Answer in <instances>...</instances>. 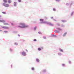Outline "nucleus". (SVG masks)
Returning <instances> with one entry per match:
<instances>
[{
  "label": "nucleus",
  "instance_id": "f257e3e1",
  "mask_svg": "<svg viewBox=\"0 0 74 74\" xmlns=\"http://www.w3.org/2000/svg\"><path fill=\"white\" fill-rule=\"evenodd\" d=\"M28 26H29L28 25H26L24 23H21L20 24V25L18 26V27H20V28H25L27 27Z\"/></svg>",
  "mask_w": 74,
  "mask_h": 74
},
{
  "label": "nucleus",
  "instance_id": "f03ea898",
  "mask_svg": "<svg viewBox=\"0 0 74 74\" xmlns=\"http://www.w3.org/2000/svg\"><path fill=\"white\" fill-rule=\"evenodd\" d=\"M3 6H4L5 7H9V4L7 3H3Z\"/></svg>",
  "mask_w": 74,
  "mask_h": 74
},
{
  "label": "nucleus",
  "instance_id": "7ed1b4c3",
  "mask_svg": "<svg viewBox=\"0 0 74 74\" xmlns=\"http://www.w3.org/2000/svg\"><path fill=\"white\" fill-rule=\"evenodd\" d=\"M22 55L23 56H26V53L25 52H23L22 53Z\"/></svg>",
  "mask_w": 74,
  "mask_h": 74
},
{
  "label": "nucleus",
  "instance_id": "20e7f679",
  "mask_svg": "<svg viewBox=\"0 0 74 74\" xmlns=\"http://www.w3.org/2000/svg\"><path fill=\"white\" fill-rule=\"evenodd\" d=\"M0 22L3 23H4L5 21L3 20H0Z\"/></svg>",
  "mask_w": 74,
  "mask_h": 74
},
{
  "label": "nucleus",
  "instance_id": "39448f33",
  "mask_svg": "<svg viewBox=\"0 0 74 74\" xmlns=\"http://www.w3.org/2000/svg\"><path fill=\"white\" fill-rule=\"evenodd\" d=\"M47 24H49V25H50V26H53V24L49 22H48Z\"/></svg>",
  "mask_w": 74,
  "mask_h": 74
},
{
  "label": "nucleus",
  "instance_id": "423d86ee",
  "mask_svg": "<svg viewBox=\"0 0 74 74\" xmlns=\"http://www.w3.org/2000/svg\"><path fill=\"white\" fill-rule=\"evenodd\" d=\"M3 1L4 3H7V0H3Z\"/></svg>",
  "mask_w": 74,
  "mask_h": 74
},
{
  "label": "nucleus",
  "instance_id": "0eeeda50",
  "mask_svg": "<svg viewBox=\"0 0 74 74\" xmlns=\"http://www.w3.org/2000/svg\"><path fill=\"white\" fill-rule=\"evenodd\" d=\"M60 51L61 52H63V50L61 49H59Z\"/></svg>",
  "mask_w": 74,
  "mask_h": 74
},
{
  "label": "nucleus",
  "instance_id": "6e6552de",
  "mask_svg": "<svg viewBox=\"0 0 74 74\" xmlns=\"http://www.w3.org/2000/svg\"><path fill=\"white\" fill-rule=\"evenodd\" d=\"M4 25H9V24L7 23H3Z\"/></svg>",
  "mask_w": 74,
  "mask_h": 74
},
{
  "label": "nucleus",
  "instance_id": "1a4fd4ad",
  "mask_svg": "<svg viewBox=\"0 0 74 74\" xmlns=\"http://www.w3.org/2000/svg\"><path fill=\"white\" fill-rule=\"evenodd\" d=\"M8 2L9 3H11V0H8Z\"/></svg>",
  "mask_w": 74,
  "mask_h": 74
},
{
  "label": "nucleus",
  "instance_id": "9d476101",
  "mask_svg": "<svg viewBox=\"0 0 74 74\" xmlns=\"http://www.w3.org/2000/svg\"><path fill=\"white\" fill-rule=\"evenodd\" d=\"M67 34V33H65L63 35V37H64V36H65L66 35V34Z\"/></svg>",
  "mask_w": 74,
  "mask_h": 74
},
{
  "label": "nucleus",
  "instance_id": "9b49d317",
  "mask_svg": "<svg viewBox=\"0 0 74 74\" xmlns=\"http://www.w3.org/2000/svg\"><path fill=\"white\" fill-rule=\"evenodd\" d=\"M3 28H4V29H8V27H3Z\"/></svg>",
  "mask_w": 74,
  "mask_h": 74
},
{
  "label": "nucleus",
  "instance_id": "f8f14e48",
  "mask_svg": "<svg viewBox=\"0 0 74 74\" xmlns=\"http://www.w3.org/2000/svg\"><path fill=\"white\" fill-rule=\"evenodd\" d=\"M2 13L3 14H6V13H5V12H2Z\"/></svg>",
  "mask_w": 74,
  "mask_h": 74
},
{
  "label": "nucleus",
  "instance_id": "ddd939ff",
  "mask_svg": "<svg viewBox=\"0 0 74 74\" xmlns=\"http://www.w3.org/2000/svg\"><path fill=\"white\" fill-rule=\"evenodd\" d=\"M38 51H41V49L40 48H38Z\"/></svg>",
  "mask_w": 74,
  "mask_h": 74
},
{
  "label": "nucleus",
  "instance_id": "4468645a",
  "mask_svg": "<svg viewBox=\"0 0 74 74\" xmlns=\"http://www.w3.org/2000/svg\"><path fill=\"white\" fill-rule=\"evenodd\" d=\"M40 21H44V20L42 19H40Z\"/></svg>",
  "mask_w": 74,
  "mask_h": 74
},
{
  "label": "nucleus",
  "instance_id": "2eb2a0df",
  "mask_svg": "<svg viewBox=\"0 0 74 74\" xmlns=\"http://www.w3.org/2000/svg\"><path fill=\"white\" fill-rule=\"evenodd\" d=\"M36 61L38 62L39 61V60H38V59H36Z\"/></svg>",
  "mask_w": 74,
  "mask_h": 74
},
{
  "label": "nucleus",
  "instance_id": "dca6fc26",
  "mask_svg": "<svg viewBox=\"0 0 74 74\" xmlns=\"http://www.w3.org/2000/svg\"><path fill=\"white\" fill-rule=\"evenodd\" d=\"M53 11H56V9H55V8H54L53 9Z\"/></svg>",
  "mask_w": 74,
  "mask_h": 74
},
{
  "label": "nucleus",
  "instance_id": "f3484780",
  "mask_svg": "<svg viewBox=\"0 0 74 74\" xmlns=\"http://www.w3.org/2000/svg\"><path fill=\"white\" fill-rule=\"evenodd\" d=\"M34 41H37V40L36 39H34Z\"/></svg>",
  "mask_w": 74,
  "mask_h": 74
},
{
  "label": "nucleus",
  "instance_id": "a211bd4d",
  "mask_svg": "<svg viewBox=\"0 0 74 74\" xmlns=\"http://www.w3.org/2000/svg\"><path fill=\"white\" fill-rule=\"evenodd\" d=\"M57 29H58V30H62L60 28H58Z\"/></svg>",
  "mask_w": 74,
  "mask_h": 74
},
{
  "label": "nucleus",
  "instance_id": "6ab92c4d",
  "mask_svg": "<svg viewBox=\"0 0 74 74\" xmlns=\"http://www.w3.org/2000/svg\"><path fill=\"white\" fill-rule=\"evenodd\" d=\"M32 70H34V67H32Z\"/></svg>",
  "mask_w": 74,
  "mask_h": 74
},
{
  "label": "nucleus",
  "instance_id": "aec40b11",
  "mask_svg": "<svg viewBox=\"0 0 74 74\" xmlns=\"http://www.w3.org/2000/svg\"><path fill=\"white\" fill-rule=\"evenodd\" d=\"M14 44H15V45H18V44L16 43H14Z\"/></svg>",
  "mask_w": 74,
  "mask_h": 74
},
{
  "label": "nucleus",
  "instance_id": "412c9836",
  "mask_svg": "<svg viewBox=\"0 0 74 74\" xmlns=\"http://www.w3.org/2000/svg\"><path fill=\"white\" fill-rule=\"evenodd\" d=\"M57 25L58 26H60V25L59 24H57Z\"/></svg>",
  "mask_w": 74,
  "mask_h": 74
},
{
  "label": "nucleus",
  "instance_id": "4be33fe9",
  "mask_svg": "<svg viewBox=\"0 0 74 74\" xmlns=\"http://www.w3.org/2000/svg\"><path fill=\"white\" fill-rule=\"evenodd\" d=\"M43 38L44 39H46L47 38H46V37H43Z\"/></svg>",
  "mask_w": 74,
  "mask_h": 74
},
{
  "label": "nucleus",
  "instance_id": "5701e85b",
  "mask_svg": "<svg viewBox=\"0 0 74 74\" xmlns=\"http://www.w3.org/2000/svg\"><path fill=\"white\" fill-rule=\"evenodd\" d=\"M37 28V27H35L34 28V29L36 30V28Z\"/></svg>",
  "mask_w": 74,
  "mask_h": 74
},
{
  "label": "nucleus",
  "instance_id": "b1692460",
  "mask_svg": "<svg viewBox=\"0 0 74 74\" xmlns=\"http://www.w3.org/2000/svg\"><path fill=\"white\" fill-rule=\"evenodd\" d=\"M58 55H60V56L62 55V54L60 53H59Z\"/></svg>",
  "mask_w": 74,
  "mask_h": 74
},
{
  "label": "nucleus",
  "instance_id": "393cba45",
  "mask_svg": "<svg viewBox=\"0 0 74 74\" xmlns=\"http://www.w3.org/2000/svg\"><path fill=\"white\" fill-rule=\"evenodd\" d=\"M19 2H21V0H18Z\"/></svg>",
  "mask_w": 74,
  "mask_h": 74
},
{
  "label": "nucleus",
  "instance_id": "a878e982",
  "mask_svg": "<svg viewBox=\"0 0 74 74\" xmlns=\"http://www.w3.org/2000/svg\"><path fill=\"white\" fill-rule=\"evenodd\" d=\"M4 32L5 33H7L8 32L7 31H4Z\"/></svg>",
  "mask_w": 74,
  "mask_h": 74
},
{
  "label": "nucleus",
  "instance_id": "bb28decb",
  "mask_svg": "<svg viewBox=\"0 0 74 74\" xmlns=\"http://www.w3.org/2000/svg\"><path fill=\"white\" fill-rule=\"evenodd\" d=\"M62 66H64L65 65L64 64H62Z\"/></svg>",
  "mask_w": 74,
  "mask_h": 74
},
{
  "label": "nucleus",
  "instance_id": "cd10ccee",
  "mask_svg": "<svg viewBox=\"0 0 74 74\" xmlns=\"http://www.w3.org/2000/svg\"><path fill=\"white\" fill-rule=\"evenodd\" d=\"M18 36L19 37H20V35H18Z\"/></svg>",
  "mask_w": 74,
  "mask_h": 74
},
{
  "label": "nucleus",
  "instance_id": "c85d7f7f",
  "mask_svg": "<svg viewBox=\"0 0 74 74\" xmlns=\"http://www.w3.org/2000/svg\"><path fill=\"white\" fill-rule=\"evenodd\" d=\"M62 21L63 22H64V21Z\"/></svg>",
  "mask_w": 74,
  "mask_h": 74
},
{
  "label": "nucleus",
  "instance_id": "c756f323",
  "mask_svg": "<svg viewBox=\"0 0 74 74\" xmlns=\"http://www.w3.org/2000/svg\"><path fill=\"white\" fill-rule=\"evenodd\" d=\"M14 5V6H16V4H15Z\"/></svg>",
  "mask_w": 74,
  "mask_h": 74
},
{
  "label": "nucleus",
  "instance_id": "7c9ffc66",
  "mask_svg": "<svg viewBox=\"0 0 74 74\" xmlns=\"http://www.w3.org/2000/svg\"><path fill=\"white\" fill-rule=\"evenodd\" d=\"M12 25H13V24H12Z\"/></svg>",
  "mask_w": 74,
  "mask_h": 74
},
{
  "label": "nucleus",
  "instance_id": "2f4dec72",
  "mask_svg": "<svg viewBox=\"0 0 74 74\" xmlns=\"http://www.w3.org/2000/svg\"><path fill=\"white\" fill-rule=\"evenodd\" d=\"M63 25H62V27H63Z\"/></svg>",
  "mask_w": 74,
  "mask_h": 74
},
{
  "label": "nucleus",
  "instance_id": "473e14b6",
  "mask_svg": "<svg viewBox=\"0 0 74 74\" xmlns=\"http://www.w3.org/2000/svg\"><path fill=\"white\" fill-rule=\"evenodd\" d=\"M53 36H56V35H54Z\"/></svg>",
  "mask_w": 74,
  "mask_h": 74
},
{
  "label": "nucleus",
  "instance_id": "72a5a7b5",
  "mask_svg": "<svg viewBox=\"0 0 74 74\" xmlns=\"http://www.w3.org/2000/svg\"><path fill=\"white\" fill-rule=\"evenodd\" d=\"M23 41H25V40H23Z\"/></svg>",
  "mask_w": 74,
  "mask_h": 74
},
{
  "label": "nucleus",
  "instance_id": "f704fd0d",
  "mask_svg": "<svg viewBox=\"0 0 74 74\" xmlns=\"http://www.w3.org/2000/svg\"><path fill=\"white\" fill-rule=\"evenodd\" d=\"M26 51H27V50H26Z\"/></svg>",
  "mask_w": 74,
  "mask_h": 74
},
{
  "label": "nucleus",
  "instance_id": "c9c22d12",
  "mask_svg": "<svg viewBox=\"0 0 74 74\" xmlns=\"http://www.w3.org/2000/svg\"><path fill=\"white\" fill-rule=\"evenodd\" d=\"M56 1H58V0H56Z\"/></svg>",
  "mask_w": 74,
  "mask_h": 74
},
{
  "label": "nucleus",
  "instance_id": "e433bc0d",
  "mask_svg": "<svg viewBox=\"0 0 74 74\" xmlns=\"http://www.w3.org/2000/svg\"><path fill=\"white\" fill-rule=\"evenodd\" d=\"M11 67H12V65H11Z\"/></svg>",
  "mask_w": 74,
  "mask_h": 74
},
{
  "label": "nucleus",
  "instance_id": "4c0bfd02",
  "mask_svg": "<svg viewBox=\"0 0 74 74\" xmlns=\"http://www.w3.org/2000/svg\"><path fill=\"white\" fill-rule=\"evenodd\" d=\"M0 32H1V30H0Z\"/></svg>",
  "mask_w": 74,
  "mask_h": 74
},
{
  "label": "nucleus",
  "instance_id": "58836bf2",
  "mask_svg": "<svg viewBox=\"0 0 74 74\" xmlns=\"http://www.w3.org/2000/svg\"><path fill=\"white\" fill-rule=\"evenodd\" d=\"M0 17H1V16L0 15Z\"/></svg>",
  "mask_w": 74,
  "mask_h": 74
},
{
  "label": "nucleus",
  "instance_id": "ea45409f",
  "mask_svg": "<svg viewBox=\"0 0 74 74\" xmlns=\"http://www.w3.org/2000/svg\"><path fill=\"white\" fill-rule=\"evenodd\" d=\"M40 33V32H38V33Z\"/></svg>",
  "mask_w": 74,
  "mask_h": 74
},
{
  "label": "nucleus",
  "instance_id": "a19ab883",
  "mask_svg": "<svg viewBox=\"0 0 74 74\" xmlns=\"http://www.w3.org/2000/svg\"><path fill=\"white\" fill-rule=\"evenodd\" d=\"M52 18H53V17H52Z\"/></svg>",
  "mask_w": 74,
  "mask_h": 74
},
{
  "label": "nucleus",
  "instance_id": "79ce46f5",
  "mask_svg": "<svg viewBox=\"0 0 74 74\" xmlns=\"http://www.w3.org/2000/svg\"><path fill=\"white\" fill-rule=\"evenodd\" d=\"M69 63H70V62H69Z\"/></svg>",
  "mask_w": 74,
  "mask_h": 74
}]
</instances>
